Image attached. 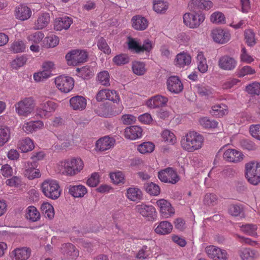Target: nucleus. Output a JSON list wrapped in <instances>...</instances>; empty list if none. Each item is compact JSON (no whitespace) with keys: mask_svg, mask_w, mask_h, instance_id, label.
Returning a JSON list of instances; mask_svg holds the SVG:
<instances>
[{"mask_svg":"<svg viewBox=\"0 0 260 260\" xmlns=\"http://www.w3.org/2000/svg\"><path fill=\"white\" fill-rule=\"evenodd\" d=\"M204 138L202 135L195 132H189L181 140V145L183 149L193 152L201 148Z\"/></svg>","mask_w":260,"mask_h":260,"instance_id":"nucleus-1","label":"nucleus"},{"mask_svg":"<svg viewBox=\"0 0 260 260\" xmlns=\"http://www.w3.org/2000/svg\"><path fill=\"white\" fill-rule=\"evenodd\" d=\"M61 167L63 168V174L72 176L83 169L84 163L80 158H73L62 161Z\"/></svg>","mask_w":260,"mask_h":260,"instance_id":"nucleus-2","label":"nucleus"},{"mask_svg":"<svg viewBox=\"0 0 260 260\" xmlns=\"http://www.w3.org/2000/svg\"><path fill=\"white\" fill-rule=\"evenodd\" d=\"M41 188L44 196L52 200H56L60 196V186L56 180H45L42 183Z\"/></svg>","mask_w":260,"mask_h":260,"instance_id":"nucleus-3","label":"nucleus"},{"mask_svg":"<svg viewBox=\"0 0 260 260\" xmlns=\"http://www.w3.org/2000/svg\"><path fill=\"white\" fill-rule=\"evenodd\" d=\"M245 176L248 181L252 185L260 183V162L250 161L245 165Z\"/></svg>","mask_w":260,"mask_h":260,"instance_id":"nucleus-4","label":"nucleus"},{"mask_svg":"<svg viewBox=\"0 0 260 260\" xmlns=\"http://www.w3.org/2000/svg\"><path fill=\"white\" fill-rule=\"evenodd\" d=\"M192 13H185L183 17V22L190 28H197L204 21V14L199 11H192Z\"/></svg>","mask_w":260,"mask_h":260,"instance_id":"nucleus-5","label":"nucleus"},{"mask_svg":"<svg viewBox=\"0 0 260 260\" xmlns=\"http://www.w3.org/2000/svg\"><path fill=\"white\" fill-rule=\"evenodd\" d=\"M34 106L31 98H25L16 105V111L19 115L26 116L33 111Z\"/></svg>","mask_w":260,"mask_h":260,"instance_id":"nucleus-6","label":"nucleus"},{"mask_svg":"<svg viewBox=\"0 0 260 260\" xmlns=\"http://www.w3.org/2000/svg\"><path fill=\"white\" fill-rule=\"evenodd\" d=\"M55 83L59 90L64 93L71 91L74 86V80L73 78L60 76L55 79Z\"/></svg>","mask_w":260,"mask_h":260,"instance_id":"nucleus-7","label":"nucleus"},{"mask_svg":"<svg viewBox=\"0 0 260 260\" xmlns=\"http://www.w3.org/2000/svg\"><path fill=\"white\" fill-rule=\"evenodd\" d=\"M159 179L164 182L175 184L179 180V177L172 168H168L158 172Z\"/></svg>","mask_w":260,"mask_h":260,"instance_id":"nucleus-8","label":"nucleus"},{"mask_svg":"<svg viewBox=\"0 0 260 260\" xmlns=\"http://www.w3.org/2000/svg\"><path fill=\"white\" fill-rule=\"evenodd\" d=\"M87 58V52L84 50H73L66 55L67 61H72V63L75 65L85 62Z\"/></svg>","mask_w":260,"mask_h":260,"instance_id":"nucleus-9","label":"nucleus"},{"mask_svg":"<svg viewBox=\"0 0 260 260\" xmlns=\"http://www.w3.org/2000/svg\"><path fill=\"white\" fill-rule=\"evenodd\" d=\"M135 210L143 217L147 218L148 220L152 221L156 217L155 208L152 205L141 203L136 206Z\"/></svg>","mask_w":260,"mask_h":260,"instance_id":"nucleus-10","label":"nucleus"},{"mask_svg":"<svg viewBox=\"0 0 260 260\" xmlns=\"http://www.w3.org/2000/svg\"><path fill=\"white\" fill-rule=\"evenodd\" d=\"M57 107L56 103L48 101L42 103L37 109V113L41 118L48 117L54 112Z\"/></svg>","mask_w":260,"mask_h":260,"instance_id":"nucleus-11","label":"nucleus"},{"mask_svg":"<svg viewBox=\"0 0 260 260\" xmlns=\"http://www.w3.org/2000/svg\"><path fill=\"white\" fill-rule=\"evenodd\" d=\"M205 251L208 256L214 260H226L227 258V253L225 250L213 245L207 246Z\"/></svg>","mask_w":260,"mask_h":260,"instance_id":"nucleus-12","label":"nucleus"},{"mask_svg":"<svg viewBox=\"0 0 260 260\" xmlns=\"http://www.w3.org/2000/svg\"><path fill=\"white\" fill-rule=\"evenodd\" d=\"M213 6V3L209 0H191L188 7L191 11L201 12L202 10H209Z\"/></svg>","mask_w":260,"mask_h":260,"instance_id":"nucleus-13","label":"nucleus"},{"mask_svg":"<svg viewBox=\"0 0 260 260\" xmlns=\"http://www.w3.org/2000/svg\"><path fill=\"white\" fill-rule=\"evenodd\" d=\"M156 204L159 207L160 212L164 218H168L174 214V209L167 200L160 199L156 202Z\"/></svg>","mask_w":260,"mask_h":260,"instance_id":"nucleus-14","label":"nucleus"},{"mask_svg":"<svg viewBox=\"0 0 260 260\" xmlns=\"http://www.w3.org/2000/svg\"><path fill=\"white\" fill-rule=\"evenodd\" d=\"M167 89L174 93H179L183 89V85L177 76H171L167 81Z\"/></svg>","mask_w":260,"mask_h":260,"instance_id":"nucleus-15","label":"nucleus"},{"mask_svg":"<svg viewBox=\"0 0 260 260\" xmlns=\"http://www.w3.org/2000/svg\"><path fill=\"white\" fill-rule=\"evenodd\" d=\"M115 140L113 138L105 136L99 139L95 144V150L99 151H104L113 147Z\"/></svg>","mask_w":260,"mask_h":260,"instance_id":"nucleus-16","label":"nucleus"},{"mask_svg":"<svg viewBox=\"0 0 260 260\" xmlns=\"http://www.w3.org/2000/svg\"><path fill=\"white\" fill-rule=\"evenodd\" d=\"M211 36L214 41L219 44H224L230 40V33L221 28H216L212 30Z\"/></svg>","mask_w":260,"mask_h":260,"instance_id":"nucleus-17","label":"nucleus"},{"mask_svg":"<svg viewBox=\"0 0 260 260\" xmlns=\"http://www.w3.org/2000/svg\"><path fill=\"white\" fill-rule=\"evenodd\" d=\"M168 102V99L167 97L157 94L148 100L146 105L150 109H155L165 107Z\"/></svg>","mask_w":260,"mask_h":260,"instance_id":"nucleus-18","label":"nucleus"},{"mask_svg":"<svg viewBox=\"0 0 260 260\" xmlns=\"http://www.w3.org/2000/svg\"><path fill=\"white\" fill-rule=\"evenodd\" d=\"M243 156L241 152L234 149H227L223 154V157L225 160L232 162L241 161Z\"/></svg>","mask_w":260,"mask_h":260,"instance_id":"nucleus-19","label":"nucleus"},{"mask_svg":"<svg viewBox=\"0 0 260 260\" xmlns=\"http://www.w3.org/2000/svg\"><path fill=\"white\" fill-rule=\"evenodd\" d=\"M61 252L64 255L76 259L79 255V251L76 247L71 243H65L61 245Z\"/></svg>","mask_w":260,"mask_h":260,"instance_id":"nucleus-20","label":"nucleus"},{"mask_svg":"<svg viewBox=\"0 0 260 260\" xmlns=\"http://www.w3.org/2000/svg\"><path fill=\"white\" fill-rule=\"evenodd\" d=\"M236 64L237 61L235 59L228 55L221 57L218 61L219 68L224 70H232L236 67Z\"/></svg>","mask_w":260,"mask_h":260,"instance_id":"nucleus-21","label":"nucleus"},{"mask_svg":"<svg viewBox=\"0 0 260 260\" xmlns=\"http://www.w3.org/2000/svg\"><path fill=\"white\" fill-rule=\"evenodd\" d=\"M70 105L73 110L81 111L85 109L87 102L84 97L76 95L70 99Z\"/></svg>","mask_w":260,"mask_h":260,"instance_id":"nucleus-22","label":"nucleus"},{"mask_svg":"<svg viewBox=\"0 0 260 260\" xmlns=\"http://www.w3.org/2000/svg\"><path fill=\"white\" fill-rule=\"evenodd\" d=\"M37 165L36 162H29L25 165V171L24 174L25 176L29 179H34L36 178H39L41 176V174L39 169H36Z\"/></svg>","mask_w":260,"mask_h":260,"instance_id":"nucleus-23","label":"nucleus"},{"mask_svg":"<svg viewBox=\"0 0 260 260\" xmlns=\"http://www.w3.org/2000/svg\"><path fill=\"white\" fill-rule=\"evenodd\" d=\"M73 23V20L71 18L64 16L59 17L55 19L54 23V29L60 31L62 29H68Z\"/></svg>","mask_w":260,"mask_h":260,"instance_id":"nucleus-24","label":"nucleus"},{"mask_svg":"<svg viewBox=\"0 0 260 260\" xmlns=\"http://www.w3.org/2000/svg\"><path fill=\"white\" fill-rule=\"evenodd\" d=\"M142 132L141 127L137 125H133L125 129L124 135L126 138L135 140L141 137Z\"/></svg>","mask_w":260,"mask_h":260,"instance_id":"nucleus-25","label":"nucleus"},{"mask_svg":"<svg viewBox=\"0 0 260 260\" xmlns=\"http://www.w3.org/2000/svg\"><path fill=\"white\" fill-rule=\"evenodd\" d=\"M31 11L30 8L25 5H20L15 9V16L18 19L24 21L30 17Z\"/></svg>","mask_w":260,"mask_h":260,"instance_id":"nucleus-26","label":"nucleus"},{"mask_svg":"<svg viewBox=\"0 0 260 260\" xmlns=\"http://www.w3.org/2000/svg\"><path fill=\"white\" fill-rule=\"evenodd\" d=\"M133 27L138 30H144L147 27L148 22L144 17L136 15L132 18Z\"/></svg>","mask_w":260,"mask_h":260,"instance_id":"nucleus-27","label":"nucleus"},{"mask_svg":"<svg viewBox=\"0 0 260 260\" xmlns=\"http://www.w3.org/2000/svg\"><path fill=\"white\" fill-rule=\"evenodd\" d=\"M31 250L29 248L21 247L15 249L13 252L14 254L12 260H26L30 256Z\"/></svg>","mask_w":260,"mask_h":260,"instance_id":"nucleus-28","label":"nucleus"},{"mask_svg":"<svg viewBox=\"0 0 260 260\" xmlns=\"http://www.w3.org/2000/svg\"><path fill=\"white\" fill-rule=\"evenodd\" d=\"M67 188L69 193L75 198H82L87 192V189L82 185H70Z\"/></svg>","mask_w":260,"mask_h":260,"instance_id":"nucleus-29","label":"nucleus"},{"mask_svg":"<svg viewBox=\"0 0 260 260\" xmlns=\"http://www.w3.org/2000/svg\"><path fill=\"white\" fill-rule=\"evenodd\" d=\"M126 197L132 201L138 202L143 199V193L137 187H129L127 189Z\"/></svg>","mask_w":260,"mask_h":260,"instance_id":"nucleus-30","label":"nucleus"},{"mask_svg":"<svg viewBox=\"0 0 260 260\" xmlns=\"http://www.w3.org/2000/svg\"><path fill=\"white\" fill-rule=\"evenodd\" d=\"M50 21V15L48 13H43L39 16L35 23V28L41 29L47 26Z\"/></svg>","mask_w":260,"mask_h":260,"instance_id":"nucleus-31","label":"nucleus"},{"mask_svg":"<svg viewBox=\"0 0 260 260\" xmlns=\"http://www.w3.org/2000/svg\"><path fill=\"white\" fill-rule=\"evenodd\" d=\"M191 62L190 56L185 53H180L176 55L175 64L179 67H183Z\"/></svg>","mask_w":260,"mask_h":260,"instance_id":"nucleus-32","label":"nucleus"},{"mask_svg":"<svg viewBox=\"0 0 260 260\" xmlns=\"http://www.w3.org/2000/svg\"><path fill=\"white\" fill-rule=\"evenodd\" d=\"M25 217L30 221L35 222L40 219V214L36 207L30 206L26 209Z\"/></svg>","mask_w":260,"mask_h":260,"instance_id":"nucleus-33","label":"nucleus"},{"mask_svg":"<svg viewBox=\"0 0 260 260\" xmlns=\"http://www.w3.org/2000/svg\"><path fill=\"white\" fill-rule=\"evenodd\" d=\"M43 126V123L41 121H31L24 123L23 126V129L26 133H32Z\"/></svg>","mask_w":260,"mask_h":260,"instance_id":"nucleus-34","label":"nucleus"},{"mask_svg":"<svg viewBox=\"0 0 260 260\" xmlns=\"http://www.w3.org/2000/svg\"><path fill=\"white\" fill-rule=\"evenodd\" d=\"M172 228L173 226L170 222L167 221H162L155 228V232L160 235L168 234L171 233Z\"/></svg>","mask_w":260,"mask_h":260,"instance_id":"nucleus-35","label":"nucleus"},{"mask_svg":"<svg viewBox=\"0 0 260 260\" xmlns=\"http://www.w3.org/2000/svg\"><path fill=\"white\" fill-rule=\"evenodd\" d=\"M210 113L212 115L222 117L228 113V107L223 104L214 105L210 111Z\"/></svg>","mask_w":260,"mask_h":260,"instance_id":"nucleus-36","label":"nucleus"},{"mask_svg":"<svg viewBox=\"0 0 260 260\" xmlns=\"http://www.w3.org/2000/svg\"><path fill=\"white\" fill-rule=\"evenodd\" d=\"M198 69L202 73H205L208 71V66L206 58L202 52H200L197 57Z\"/></svg>","mask_w":260,"mask_h":260,"instance_id":"nucleus-37","label":"nucleus"},{"mask_svg":"<svg viewBox=\"0 0 260 260\" xmlns=\"http://www.w3.org/2000/svg\"><path fill=\"white\" fill-rule=\"evenodd\" d=\"M41 210L44 216L49 219L54 217V210L53 206L49 203H43L41 206Z\"/></svg>","mask_w":260,"mask_h":260,"instance_id":"nucleus-38","label":"nucleus"},{"mask_svg":"<svg viewBox=\"0 0 260 260\" xmlns=\"http://www.w3.org/2000/svg\"><path fill=\"white\" fill-rule=\"evenodd\" d=\"M10 138V129L6 126H0V146H3Z\"/></svg>","mask_w":260,"mask_h":260,"instance_id":"nucleus-39","label":"nucleus"},{"mask_svg":"<svg viewBox=\"0 0 260 260\" xmlns=\"http://www.w3.org/2000/svg\"><path fill=\"white\" fill-rule=\"evenodd\" d=\"M19 147L23 152H26L32 150L34 148V145L30 138H25L19 141Z\"/></svg>","mask_w":260,"mask_h":260,"instance_id":"nucleus-40","label":"nucleus"},{"mask_svg":"<svg viewBox=\"0 0 260 260\" xmlns=\"http://www.w3.org/2000/svg\"><path fill=\"white\" fill-rule=\"evenodd\" d=\"M239 254L242 260H254L256 253L249 248H242L239 251Z\"/></svg>","mask_w":260,"mask_h":260,"instance_id":"nucleus-41","label":"nucleus"},{"mask_svg":"<svg viewBox=\"0 0 260 260\" xmlns=\"http://www.w3.org/2000/svg\"><path fill=\"white\" fill-rule=\"evenodd\" d=\"M144 188L150 195L156 196L160 193L159 186L152 182L144 184Z\"/></svg>","mask_w":260,"mask_h":260,"instance_id":"nucleus-42","label":"nucleus"},{"mask_svg":"<svg viewBox=\"0 0 260 260\" xmlns=\"http://www.w3.org/2000/svg\"><path fill=\"white\" fill-rule=\"evenodd\" d=\"M244 39L247 45L250 47L256 44L255 34L251 29H246L244 31Z\"/></svg>","mask_w":260,"mask_h":260,"instance_id":"nucleus-43","label":"nucleus"},{"mask_svg":"<svg viewBox=\"0 0 260 260\" xmlns=\"http://www.w3.org/2000/svg\"><path fill=\"white\" fill-rule=\"evenodd\" d=\"M155 148L154 144L151 142H145L138 146V150L142 154L152 152Z\"/></svg>","mask_w":260,"mask_h":260,"instance_id":"nucleus-44","label":"nucleus"},{"mask_svg":"<svg viewBox=\"0 0 260 260\" xmlns=\"http://www.w3.org/2000/svg\"><path fill=\"white\" fill-rule=\"evenodd\" d=\"M197 88L198 93L201 96L209 97L213 94V90L209 86L199 84L197 86Z\"/></svg>","mask_w":260,"mask_h":260,"instance_id":"nucleus-45","label":"nucleus"},{"mask_svg":"<svg viewBox=\"0 0 260 260\" xmlns=\"http://www.w3.org/2000/svg\"><path fill=\"white\" fill-rule=\"evenodd\" d=\"M97 79L99 82L102 85L109 86L110 85V75L107 71L100 72L97 75Z\"/></svg>","mask_w":260,"mask_h":260,"instance_id":"nucleus-46","label":"nucleus"},{"mask_svg":"<svg viewBox=\"0 0 260 260\" xmlns=\"http://www.w3.org/2000/svg\"><path fill=\"white\" fill-rule=\"evenodd\" d=\"M94 112L101 117H108L111 115L109 108L103 104H101L96 108L95 107Z\"/></svg>","mask_w":260,"mask_h":260,"instance_id":"nucleus-47","label":"nucleus"},{"mask_svg":"<svg viewBox=\"0 0 260 260\" xmlns=\"http://www.w3.org/2000/svg\"><path fill=\"white\" fill-rule=\"evenodd\" d=\"M241 231L245 234L250 236H256L257 235V226L256 224H246L241 226Z\"/></svg>","mask_w":260,"mask_h":260,"instance_id":"nucleus-48","label":"nucleus"},{"mask_svg":"<svg viewBox=\"0 0 260 260\" xmlns=\"http://www.w3.org/2000/svg\"><path fill=\"white\" fill-rule=\"evenodd\" d=\"M132 69L135 74L139 76L144 75L146 71L145 64L140 61L134 62Z\"/></svg>","mask_w":260,"mask_h":260,"instance_id":"nucleus-49","label":"nucleus"},{"mask_svg":"<svg viewBox=\"0 0 260 260\" xmlns=\"http://www.w3.org/2000/svg\"><path fill=\"white\" fill-rule=\"evenodd\" d=\"M10 49L14 53L22 52L25 49V45L22 41L18 40L12 43Z\"/></svg>","mask_w":260,"mask_h":260,"instance_id":"nucleus-50","label":"nucleus"},{"mask_svg":"<svg viewBox=\"0 0 260 260\" xmlns=\"http://www.w3.org/2000/svg\"><path fill=\"white\" fill-rule=\"evenodd\" d=\"M168 8L166 3L161 0H154L153 2V9L157 13H164Z\"/></svg>","mask_w":260,"mask_h":260,"instance_id":"nucleus-51","label":"nucleus"},{"mask_svg":"<svg viewBox=\"0 0 260 260\" xmlns=\"http://www.w3.org/2000/svg\"><path fill=\"white\" fill-rule=\"evenodd\" d=\"M113 61L117 66H121L128 63L129 58L126 54H121L115 56L113 58Z\"/></svg>","mask_w":260,"mask_h":260,"instance_id":"nucleus-52","label":"nucleus"},{"mask_svg":"<svg viewBox=\"0 0 260 260\" xmlns=\"http://www.w3.org/2000/svg\"><path fill=\"white\" fill-rule=\"evenodd\" d=\"M246 90L249 94L252 95H259L260 83L258 82H253L250 84L246 86Z\"/></svg>","mask_w":260,"mask_h":260,"instance_id":"nucleus-53","label":"nucleus"},{"mask_svg":"<svg viewBox=\"0 0 260 260\" xmlns=\"http://www.w3.org/2000/svg\"><path fill=\"white\" fill-rule=\"evenodd\" d=\"M127 44L129 49L135 51L137 53H141V44H140L135 39L128 37Z\"/></svg>","mask_w":260,"mask_h":260,"instance_id":"nucleus-54","label":"nucleus"},{"mask_svg":"<svg viewBox=\"0 0 260 260\" xmlns=\"http://www.w3.org/2000/svg\"><path fill=\"white\" fill-rule=\"evenodd\" d=\"M200 124L205 128H212L217 126L218 122L215 120H211L207 117H203L200 120Z\"/></svg>","mask_w":260,"mask_h":260,"instance_id":"nucleus-55","label":"nucleus"},{"mask_svg":"<svg viewBox=\"0 0 260 260\" xmlns=\"http://www.w3.org/2000/svg\"><path fill=\"white\" fill-rule=\"evenodd\" d=\"M110 177L113 183L115 184L124 183V176L121 172L110 173Z\"/></svg>","mask_w":260,"mask_h":260,"instance_id":"nucleus-56","label":"nucleus"},{"mask_svg":"<svg viewBox=\"0 0 260 260\" xmlns=\"http://www.w3.org/2000/svg\"><path fill=\"white\" fill-rule=\"evenodd\" d=\"M210 20L214 23H224L225 21L224 15L219 12L213 13L211 15Z\"/></svg>","mask_w":260,"mask_h":260,"instance_id":"nucleus-57","label":"nucleus"},{"mask_svg":"<svg viewBox=\"0 0 260 260\" xmlns=\"http://www.w3.org/2000/svg\"><path fill=\"white\" fill-rule=\"evenodd\" d=\"M97 46L99 49L104 53L107 54H110L111 53V49L103 38L102 37L98 40Z\"/></svg>","mask_w":260,"mask_h":260,"instance_id":"nucleus-58","label":"nucleus"},{"mask_svg":"<svg viewBox=\"0 0 260 260\" xmlns=\"http://www.w3.org/2000/svg\"><path fill=\"white\" fill-rule=\"evenodd\" d=\"M27 58L25 55L18 56L12 62L11 66L14 69H17L22 67L26 62Z\"/></svg>","mask_w":260,"mask_h":260,"instance_id":"nucleus-59","label":"nucleus"},{"mask_svg":"<svg viewBox=\"0 0 260 260\" xmlns=\"http://www.w3.org/2000/svg\"><path fill=\"white\" fill-rule=\"evenodd\" d=\"M240 145L243 149L249 151L254 150L256 149V145L251 140L243 139L240 141Z\"/></svg>","mask_w":260,"mask_h":260,"instance_id":"nucleus-60","label":"nucleus"},{"mask_svg":"<svg viewBox=\"0 0 260 260\" xmlns=\"http://www.w3.org/2000/svg\"><path fill=\"white\" fill-rule=\"evenodd\" d=\"M46 46L48 48H53L55 47L59 43L58 38L54 35H50L45 38Z\"/></svg>","mask_w":260,"mask_h":260,"instance_id":"nucleus-61","label":"nucleus"},{"mask_svg":"<svg viewBox=\"0 0 260 260\" xmlns=\"http://www.w3.org/2000/svg\"><path fill=\"white\" fill-rule=\"evenodd\" d=\"M44 37V34L41 31H37L28 36L27 39L29 41L34 43H39Z\"/></svg>","mask_w":260,"mask_h":260,"instance_id":"nucleus-62","label":"nucleus"},{"mask_svg":"<svg viewBox=\"0 0 260 260\" xmlns=\"http://www.w3.org/2000/svg\"><path fill=\"white\" fill-rule=\"evenodd\" d=\"M51 71H46L43 69L42 72L35 73L34 75V78L35 80L37 82L41 81L44 79L49 78L51 75Z\"/></svg>","mask_w":260,"mask_h":260,"instance_id":"nucleus-63","label":"nucleus"},{"mask_svg":"<svg viewBox=\"0 0 260 260\" xmlns=\"http://www.w3.org/2000/svg\"><path fill=\"white\" fill-rule=\"evenodd\" d=\"M249 132L253 137L260 140V124L251 125Z\"/></svg>","mask_w":260,"mask_h":260,"instance_id":"nucleus-64","label":"nucleus"}]
</instances>
